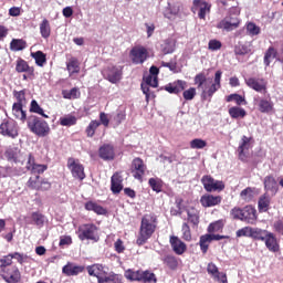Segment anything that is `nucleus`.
Instances as JSON below:
<instances>
[{"instance_id":"nucleus-1","label":"nucleus","mask_w":283,"mask_h":283,"mask_svg":"<svg viewBox=\"0 0 283 283\" xmlns=\"http://www.w3.org/2000/svg\"><path fill=\"white\" fill-rule=\"evenodd\" d=\"M220 81H222V71L216 72L214 81L211 77L205 76L202 73L195 76V85L200 90L203 101H208V98H211L220 90Z\"/></svg>"},{"instance_id":"nucleus-2","label":"nucleus","mask_w":283,"mask_h":283,"mask_svg":"<svg viewBox=\"0 0 283 283\" xmlns=\"http://www.w3.org/2000/svg\"><path fill=\"white\" fill-rule=\"evenodd\" d=\"M156 231V218L154 214H146L142 218V223L139 228V235L137 238L138 247L147 243V240L154 235Z\"/></svg>"},{"instance_id":"nucleus-3","label":"nucleus","mask_w":283,"mask_h":283,"mask_svg":"<svg viewBox=\"0 0 283 283\" xmlns=\"http://www.w3.org/2000/svg\"><path fill=\"white\" fill-rule=\"evenodd\" d=\"M240 7H231L228 14L217 23L218 30H223L226 32H233L240 28Z\"/></svg>"},{"instance_id":"nucleus-4","label":"nucleus","mask_w":283,"mask_h":283,"mask_svg":"<svg viewBox=\"0 0 283 283\" xmlns=\"http://www.w3.org/2000/svg\"><path fill=\"white\" fill-rule=\"evenodd\" d=\"M28 127L32 134H35V136H40L41 138H44V136L50 134V125L48 122L41 120L36 116H30L28 118Z\"/></svg>"},{"instance_id":"nucleus-5","label":"nucleus","mask_w":283,"mask_h":283,"mask_svg":"<svg viewBox=\"0 0 283 283\" xmlns=\"http://www.w3.org/2000/svg\"><path fill=\"white\" fill-rule=\"evenodd\" d=\"M77 237L80 240H91L92 242H98L101 237L98 235V228L93 223H85L78 227Z\"/></svg>"},{"instance_id":"nucleus-6","label":"nucleus","mask_w":283,"mask_h":283,"mask_svg":"<svg viewBox=\"0 0 283 283\" xmlns=\"http://www.w3.org/2000/svg\"><path fill=\"white\" fill-rule=\"evenodd\" d=\"M102 74L106 81L116 85L123 80V67L109 65L103 70Z\"/></svg>"},{"instance_id":"nucleus-7","label":"nucleus","mask_w":283,"mask_h":283,"mask_svg":"<svg viewBox=\"0 0 283 283\" xmlns=\"http://www.w3.org/2000/svg\"><path fill=\"white\" fill-rule=\"evenodd\" d=\"M129 57L135 65H143L149 59V51L143 45H137L130 50Z\"/></svg>"},{"instance_id":"nucleus-8","label":"nucleus","mask_w":283,"mask_h":283,"mask_svg":"<svg viewBox=\"0 0 283 283\" xmlns=\"http://www.w3.org/2000/svg\"><path fill=\"white\" fill-rule=\"evenodd\" d=\"M1 277L7 283H19L21 282V272L17 266L4 268L1 271Z\"/></svg>"},{"instance_id":"nucleus-9","label":"nucleus","mask_w":283,"mask_h":283,"mask_svg":"<svg viewBox=\"0 0 283 283\" xmlns=\"http://www.w3.org/2000/svg\"><path fill=\"white\" fill-rule=\"evenodd\" d=\"M0 134L2 136H8V138H17L19 136V127L17 126V122L7 120L0 125Z\"/></svg>"},{"instance_id":"nucleus-10","label":"nucleus","mask_w":283,"mask_h":283,"mask_svg":"<svg viewBox=\"0 0 283 283\" xmlns=\"http://www.w3.org/2000/svg\"><path fill=\"white\" fill-rule=\"evenodd\" d=\"M206 191H222L224 189V182L213 179L211 176H203L201 179Z\"/></svg>"},{"instance_id":"nucleus-11","label":"nucleus","mask_w":283,"mask_h":283,"mask_svg":"<svg viewBox=\"0 0 283 283\" xmlns=\"http://www.w3.org/2000/svg\"><path fill=\"white\" fill-rule=\"evenodd\" d=\"M67 167L71 169L73 178H78V180H85V168L81 163L74 158L67 160Z\"/></svg>"},{"instance_id":"nucleus-12","label":"nucleus","mask_w":283,"mask_h":283,"mask_svg":"<svg viewBox=\"0 0 283 283\" xmlns=\"http://www.w3.org/2000/svg\"><path fill=\"white\" fill-rule=\"evenodd\" d=\"M245 85L254 92H259L260 94H266V80L260 77H249L245 78Z\"/></svg>"},{"instance_id":"nucleus-13","label":"nucleus","mask_w":283,"mask_h":283,"mask_svg":"<svg viewBox=\"0 0 283 283\" xmlns=\"http://www.w3.org/2000/svg\"><path fill=\"white\" fill-rule=\"evenodd\" d=\"M229 237L228 235H220V234H205L200 237V249L202 253H207L209 251V243L213 242V240L219 241V240H227Z\"/></svg>"},{"instance_id":"nucleus-14","label":"nucleus","mask_w":283,"mask_h":283,"mask_svg":"<svg viewBox=\"0 0 283 283\" xmlns=\"http://www.w3.org/2000/svg\"><path fill=\"white\" fill-rule=\"evenodd\" d=\"M145 171H147V166L140 158H135L132 163V174L136 180H143V176H145Z\"/></svg>"},{"instance_id":"nucleus-15","label":"nucleus","mask_w":283,"mask_h":283,"mask_svg":"<svg viewBox=\"0 0 283 283\" xmlns=\"http://www.w3.org/2000/svg\"><path fill=\"white\" fill-rule=\"evenodd\" d=\"M169 243L176 255H185L187 253V243L177 235H170Z\"/></svg>"},{"instance_id":"nucleus-16","label":"nucleus","mask_w":283,"mask_h":283,"mask_svg":"<svg viewBox=\"0 0 283 283\" xmlns=\"http://www.w3.org/2000/svg\"><path fill=\"white\" fill-rule=\"evenodd\" d=\"M27 169L32 174H43L44 171H48V165L36 164L34 156L30 154L27 161Z\"/></svg>"},{"instance_id":"nucleus-17","label":"nucleus","mask_w":283,"mask_h":283,"mask_svg":"<svg viewBox=\"0 0 283 283\" xmlns=\"http://www.w3.org/2000/svg\"><path fill=\"white\" fill-rule=\"evenodd\" d=\"M207 271H208L209 275H212V277H214L217 280V282L229 283L227 281V274L221 273L218 270V266L216 265V263H209L208 266H207Z\"/></svg>"},{"instance_id":"nucleus-18","label":"nucleus","mask_w":283,"mask_h":283,"mask_svg":"<svg viewBox=\"0 0 283 283\" xmlns=\"http://www.w3.org/2000/svg\"><path fill=\"white\" fill-rule=\"evenodd\" d=\"M193 7L199 8V19H206L207 14L211 12V4L203 0H193Z\"/></svg>"},{"instance_id":"nucleus-19","label":"nucleus","mask_w":283,"mask_h":283,"mask_svg":"<svg viewBox=\"0 0 283 283\" xmlns=\"http://www.w3.org/2000/svg\"><path fill=\"white\" fill-rule=\"evenodd\" d=\"M166 92L169 94H180L184 90H187V82L178 80L165 86Z\"/></svg>"},{"instance_id":"nucleus-20","label":"nucleus","mask_w":283,"mask_h":283,"mask_svg":"<svg viewBox=\"0 0 283 283\" xmlns=\"http://www.w3.org/2000/svg\"><path fill=\"white\" fill-rule=\"evenodd\" d=\"M263 242H265L266 249L272 253H277V251H280V243H277V238H275L273 232H269Z\"/></svg>"},{"instance_id":"nucleus-21","label":"nucleus","mask_w":283,"mask_h":283,"mask_svg":"<svg viewBox=\"0 0 283 283\" xmlns=\"http://www.w3.org/2000/svg\"><path fill=\"white\" fill-rule=\"evenodd\" d=\"M200 202L203 207H216L222 202V197L220 196H213V195H203L200 198Z\"/></svg>"},{"instance_id":"nucleus-22","label":"nucleus","mask_w":283,"mask_h":283,"mask_svg":"<svg viewBox=\"0 0 283 283\" xmlns=\"http://www.w3.org/2000/svg\"><path fill=\"white\" fill-rule=\"evenodd\" d=\"M256 211L253 207L247 206L243 208V217L241 219L242 222H248V224H255V220H258Z\"/></svg>"},{"instance_id":"nucleus-23","label":"nucleus","mask_w":283,"mask_h":283,"mask_svg":"<svg viewBox=\"0 0 283 283\" xmlns=\"http://www.w3.org/2000/svg\"><path fill=\"white\" fill-rule=\"evenodd\" d=\"M254 101H255V103L258 105V109H259V112H261V114H271V112H273V102H271V99L255 98Z\"/></svg>"},{"instance_id":"nucleus-24","label":"nucleus","mask_w":283,"mask_h":283,"mask_svg":"<svg viewBox=\"0 0 283 283\" xmlns=\"http://www.w3.org/2000/svg\"><path fill=\"white\" fill-rule=\"evenodd\" d=\"M111 184L113 193H120L123 191V176H120V172H115L112 176Z\"/></svg>"},{"instance_id":"nucleus-25","label":"nucleus","mask_w":283,"mask_h":283,"mask_svg":"<svg viewBox=\"0 0 283 283\" xmlns=\"http://www.w3.org/2000/svg\"><path fill=\"white\" fill-rule=\"evenodd\" d=\"M249 147H251V138L243 136L242 142L238 148L240 160H247V155L244 151L249 150Z\"/></svg>"},{"instance_id":"nucleus-26","label":"nucleus","mask_w":283,"mask_h":283,"mask_svg":"<svg viewBox=\"0 0 283 283\" xmlns=\"http://www.w3.org/2000/svg\"><path fill=\"white\" fill-rule=\"evenodd\" d=\"M264 187L266 191H270L272 196L277 193V181L272 176H268L264 179Z\"/></svg>"},{"instance_id":"nucleus-27","label":"nucleus","mask_w":283,"mask_h":283,"mask_svg":"<svg viewBox=\"0 0 283 283\" xmlns=\"http://www.w3.org/2000/svg\"><path fill=\"white\" fill-rule=\"evenodd\" d=\"M99 157L103 160H114V147L112 145H104L99 148Z\"/></svg>"},{"instance_id":"nucleus-28","label":"nucleus","mask_w":283,"mask_h":283,"mask_svg":"<svg viewBox=\"0 0 283 283\" xmlns=\"http://www.w3.org/2000/svg\"><path fill=\"white\" fill-rule=\"evenodd\" d=\"M85 209H86V211H94V213H97V216H105V213H107V210H105V208H103V206H101L94 201L86 202Z\"/></svg>"},{"instance_id":"nucleus-29","label":"nucleus","mask_w":283,"mask_h":283,"mask_svg":"<svg viewBox=\"0 0 283 283\" xmlns=\"http://www.w3.org/2000/svg\"><path fill=\"white\" fill-rule=\"evenodd\" d=\"M12 114L14 118L21 120L22 123H24V120H27L28 118V116L25 115V111H23V105L21 104H13Z\"/></svg>"},{"instance_id":"nucleus-30","label":"nucleus","mask_w":283,"mask_h":283,"mask_svg":"<svg viewBox=\"0 0 283 283\" xmlns=\"http://www.w3.org/2000/svg\"><path fill=\"white\" fill-rule=\"evenodd\" d=\"M28 48V43L23 39H13L10 43L11 52H21V50H25Z\"/></svg>"},{"instance_id":"nucleus-31","label":"nucleus","mask_w":283,"mask_h":283,"mask_svg":"<svg viewBox=\"0 0 283 283\" xmlns=\"http://www.w3.org/2000/svg\"><path fill=\"white\" fill-rule=\"evenodd\" d=\"M66 70L71 76L72 74H78V72H81L78 60L76 57H71L66 64Z\"/></svg>"},{"instance_id":"nucleus-32","label":"nucleus","mask_w":283,"mask_h":283,"mask_svg":"<svg viewBox=\"0 0 283 283\" xmlns=\"http://www.w3.org/2000/svg\"><path fill=\"white\" fill-rule=\"evenodd\" d=\"M228 114L234 119L244 118L247 116V111L240 106H232L229 108Z\"/></svg>"},{"instance_id":"nucleus-33","label":"nucleus","mask_w":283,"mask_h":283,"mask_svg":"<svg viewBox=\"0 0 283 283\" xmlns=\"http://www.w3.org/2000/svg\"><path fill=\"white\" fill-rule=\"evenodd\" d=\"M40 33L42 39H50V34H52V28L50 27V21H48V19L42 20L40 23Z\"/></svg>"},{"instance_id":"nucleus-34","label":"nucleus","mask_w":283,"mask_h":283,"mask_svg":"<svg viewBox=\"0 0 283 283\" xmlns=\"http://www.w3.org/2000/svg\"><path fill=\"white\" fill-rule=\"evenodd\" d=\"M62 271L65 273V275H78V273H83V266L69 263L63 268Z\"/></svg>"},{"instance_id":"nucleus-35","label":"nucleus","mask_w":283,"mask_h":283,"mask_svg":"<svg viewBox=\"0 0 283 283\" xmlns=\"http://www.w3.org/2000/svg\"><path fill=\"white\" fill-rule=\"evenodd\" d=\"M241 200L244 202H251L255 198V188L248 187L240 193Z\"/></svg>"},{"instance_id":"nucleus-36","label":"nucleus","mask_w":283,"mask_h":283,"mask_svg":"<svg viewBox=\"0 0 283 283\" xmlns=\"http://www.w3.org/2000/svg\"><path fill=\"white\" fill-rule=\"evenodd\" d=\"M266 235H269L268 230H262L260 228H252L250 238H253L254 240H261L262 242H264Z\"/></svg>"},{"instance_id":"nucleus-37","label":"nucleus","mask_w":283,"mask_h":283,"mask_svg":"<svg viewBox=\"0 0 283 283\" xmlns=\"http://www.w3.org/2000/svg\"><path fill=\"white\" fill-rule=\"evenodd\" d=\"M176 50V40L169 39L161 44V52L164 54H171Z\"/></svg>"},{"instance_id":"nucleus-38","label":"nucleus","mask_w":283,"mask_h":283,"mask_svg":"<svg viewBox=\"0 0 283 283\" xmlns=\"http://www.w3.org/2000/svg\"><path fill=\"white\" fill-rule=\"evenodd\" d=\"M277 56H279L277 51H275V49L273 46L269 48L264 55V64L266 65V67H269V65H271V62L274 59L277 60Z\"/></svg>"},{"instance_id":"nucleus-39","label":"nucleus","mask_w":283,"mask_h":283,"mask_svg":"<svg viewBox=\"0 0 283 283\" xmlns=\"http://www.w3.org/2000/svg\"><path fill=\"white\" fill-rule=\"evenodd\" d=\"M76 116L65 115L60 118V125H62V127H72L73 125H76Z\"/></svg>"},{"instance_id":"nucleus-40","label":"nucleus","mask_w":283,"mask_h":283,"mask_svg":"<svg viewBox=\"0 0 283 283\" xmlns=\"http://www.w3.org/2000/svg\"><path fill=\"white\" fill-rule=\"evenodd\" d=\"M62 96L63 98H66V99H74V98H80L81 96V92L78 91V88L74 87L72 90H64L62 91Z\"/></svg>"},{"instance_id":"nucleus-41","label":"nucleus","mask_w":283,"mask_h":283,"mask_svg":"<svg viewBox=\"0 0 283 283\" xmlns=\"http://www.w3.org/2000/svg\"><path fill=\"white\" fill-rule=\"evenodd\" d=\"M103 266L101 264H94L87 268L88 275L94 277H101L103 275Z\"/></svg>"},{"instance_id":"nucleus-42","label":"nucleus","mask_w":283,"mask_h":283,"mask_svg":"<svg viewBox=\"0 0 283 283\" xmlns=\"http://www.w3.org/2000/svg\"><path fill=\"white\" fill-rule=\"evenodd\" d=\"M269 205H271V198L268 195H263L259 199V211H269Z\"/></svg>"},{"instance_id":"nucleus-43","label":"nucleus","mask_w":283,"mask_h":283,"mask_svg":"<svg viewBox=\"0 0 283 283\" xmlns=\"http://www.w3.org/2000/svg\"><path fill=\"white\" fill-rule=\"evenodd\" d=\"M32 59H34L36 65H39L40 67H43V65H45V54L42 51H38L34 53H31Z\"/></svg>"},{"instance_id":"nucleus-44","label":"nucleus","mask_w":283,"mask_h":283,"mask_svg":"<svg viewBox=\"0 0 283 283\" xmlns=\"http://www.w3.org/2000/svg\"><path fill=\"white\" fill-rule=\"evenodd\" d=\"M139 282H154L156 283V274L149 272V271H140V279Z\"/></svg>"},{"instance_id":"nucleus-45","label":"nucleus","mask_w":283,"mask_h":283,"mask_svg":"<svg viewBox=\"0 0 283 283\" xmlns=\"http://www.w3.org/2000/svg\"><path fill=\"white\" fill-rule=\"evenodd\" d=\"M124 275L126 280H130V282H140V270H127Z\"/></svg>"},{"instance_id":"nucleus-46","label":"nucleus","mask_w":283,"mask_h":283,"mask_svg":"<svg viewBox=\"0 0 283 283\" xmlns=\"http://www.w3.org/2000/svg\"><path fill=\"white\" fill-rule=\"evenodd\" d=\"M30 112H32L33 114H39L40 116H43V118H49V116L45 115V113L43 112L42 107L39 105L36 99H33L31 102Z\"/></svg>"},{"instance_id":"nucleus-47","label":"nucleus","mask_w":283,"mask_h":283,"mask_svg":"<svg viewBox=\"0 0 283 283\" xmlns=\"http://www.w3.org/2000/svg\"><path fill=\"white\" fill-rule=\"evenodd\" d=\"M231 101H234L237 105H247V99L239 94H231L227 97V103H231Z\"/></svg>"},{"instance_id":"nucleus-48","label":"nucleus","mask_w":283,"mask_h":283,"mask_svg":"<svg viewBox=\"0 0 283 283\" xmlns=\"http://www.w3.org/2000/svg\"><path fill=\"white\" fill-rule=\"evenodd\" d=\"M188 222H191L195 227L200 222V218L198 217V210L190 209L188 210Z\"/></svg>"},{"instance_id":"nucleus-49","label":"nucleus","mask_w":283,"mask_h":283,"mask_svg":"<svg viewBox=\"0 0 283 283\" xmlns=\"http://www.w3.org/2000/svg\"><path fill=\"white\" fill-rule=\"evenodd\" d=\"M148 184L150 185L153 191H156V193H160L163 190V181L160 179L150 178Z\"/></svg>"},{"instance_id":"nucleus-50","label":"nucleus","mask_w":283,"mask_h":283,"mask_svg":"<svg viewBox=\"0 0 283 283\" xmlns=\"http://www.w3.org/2000/svg\"><path fill=\"white\" fill-rule=\"evenodd\" d=\"M98 127H101V122L98 120H92L90 123V125L86 128V134L90 138H92V136H94V134L96 133V129H98Z\"/></svg>"},{"instance_id":"nucleus-51","label":"nucleus","mask_w":283,"mask_h":283,"mask_svg":"<svg viewBox=\"0 0 283 283\" xmlns=\"http://www.w3.org/2000/svg\"><path fill=\"white\" fill-rule=\"evenodd\" d=\"M30 70V65L23 59H18L15 64V71L19 73L28 72Z\"/></svg>"},{"instance_id":"nucleus-52","label":"nucleus","mask_w":283,"mask_h":283,"mask_svg":"<svg viewBox=\"0 0 283 283\" xmlns=\"http://www.w3.org/2000/svg\"><path fill=\"white\" fill-rule=\"evenodd\" d=\"M247 32L250 36H258V34H260V27H258L253 22H248L247 23Z\"/></svg>"},{"instance_id":"nucleus-53","label":"nucleus","mask_w":283,"mask_h":283,"mask_svg":"<svg viewBox=\"0 0 283 283\" xmlns=\"http://www.w3.org/2000/svg\"><path fill=\"white\" fill-rule=\"evenodd\" d=\"M41 177L40 176H34V177H31L28 181V187H31V189H41Z\"/></svg>"},{"instance_id":"nucleus-54","label":"nucleus","mask_w":283,"mask_h":283,"mask_svg":"<svg viewBox=\"0 0 283 283\" xmlns=\"http://www.w3.org/2000/svg\"><path fill=\"white\" fill-rule=\"evenodd\" d=\"M191 149H205L207 142L205 139L196 138L190 142Z\"/></svg>"},{"instance_id":"nucleus-55","label":"nucleus","mask_w":283,"mask_h":283,"mask_svg":"<svg viewBox=\"0 0 283 283\" xmlns=\"http://www.w3.org/2000/svg\"><path fill=\"white\" fill-rule=\"evenodd\" d=\"M181 238L182 240H186V242H191V228H189V224L184 223L181 227Z\"/></svg>"},{"instance_id":"nucleus-56","label":"nucleus","mask_w":283,"mask_h":283,"mask_svg":"<svg viewBox=\"0 0 283 283\" xmlns=\"http://www.w3.org/2000/svg\"><path fill=\"white\" fill-rule=\"evenodd\" d=\"M224 227V222L222 220L216 221L213 223H210L208 227V232L209 233H216L220 231Z\"/></svg>"},{"instance_id":"nucleus-57","label":"nucleus","mask_w":283,"mask_h":283,"mask_svg":"<svg viewBox=\"0 0 283 283\" xmlns=\"http://www.w3.org/2000/svg\"><path fill=\"white\" fill-rule=\"evenodd\" d=\"M178 12H180V7L169 4V8L166 10L165 17H167V19H174V17L178 14Z\"/></svg>"},{"instance_id":"nucleus-58","label":"nucleus","mask_w":283,"mask_h":283,"mask_svg":"<svg viewBox=\"0 0 283 283\" xmlns=\"http://www.w3.org/2000/svg\"><path fill=\"white\" fill-rule=\"evenodd\" d=\"M165 263L169 269H177L178 268V259L174 255H168L165 258Z\"/></svg>"},{"instance_id":"nucleus-59","label":"nucleus","mask_w":283,"mask_h":283,"mask_svg":"<svg viewBox=\"0 0 283 283\" xmlns=\"http://www.w3.org/2000/svg\"><path fill=\"white\" fill-rule=\"evenodd\" d=\"M32 220L38 227H43V222H45V217L39 212L32 213Z\"/></svg>"},{"instance_id":"nucleus-60","label":"nucleus","mask_w":283,"mask_h":283,"mask_svg":"<svg viewBox=\"0 0 283 283\" xmlns=\"http://www.w3.org/2000/svg\"><path fill=\"white\" fill-rule=\"evenodd\" d=\"M251 227H244L237 231V238H251Z\"/></svg>"},{"instance_id":"nucleus-61","label":"nucleus","mask_w":283,"mask_h":283,"mask_svg":"<svg viewBox=\"0 0 283 283\" xmlns=\"http://www.w3.org/2000/svg\"><path fill=\"white\" fill-rule=\"evenodd\" d=\"M222 48V42L219 40H210L208 43V49L211 50V52H216Z\"/></svg>"},{"instance_id":"nucleus-62","label":"nucleus","mask_w":283,"mask_h":283,"mask_svg":"<svg viewBox=\"0 0 283 283\" xmlns=\"http://www.w3.org/2000/svg\"><path fill=\"white\" fill-rule=\"evenodd\" d=\"M231 216L234 220H241L242 221V217H243V213H244V208H233L231 210Z\"/></svg>"},{"instance_id":"nucleus-63","label":"nucleus","mask_w":283,"mask_h":283,"mask_svg":"<svg viewBox=\"0 0 283 283\" xmlns=\"http://www.w3.org/2000/svg\"><path fill=\"white\" fill-rule=\"evenodd\" d=\"M184 98L185 101H193L196 98V88L190 87L184 92Z\"/></svg>"},{"instance_id":"nucleus-64","label":"nucleus","mask_w":283,"mask_h":283,"mask_svg":"<svg viewBox=\"0 0 283 283\" xmlns=\"http://www.w3.org/2000/svg\"><path fill=\"white\" fill-rule=\"evenodd\" d=\"M146 84L149 85L150 87H158V76L154 75H148L145 78Z\"/></svg>"}]
</instances>
